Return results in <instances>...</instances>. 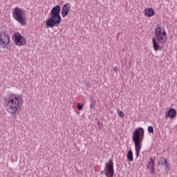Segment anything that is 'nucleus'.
Here are the masks:
<instances>
[{
	"label": "nucleus",
	"instance_id": "nucleus-1",
	"mask_svg": "<svg viewBox=\"0 0 177 177\" xmlns=\"http://www.w3.org/2000/svg\"><path fill=\"white\" fill-rule=\"evenodd\" d=\"M23 104V97L11 94L7 97L4 102V107L11 115H16L20 111V107Z\"/></svg>",
	"mask_w": 177,
	"mask_h": 177
},
{
	"label": "nucleus",
	"instance_id": "nucleus-2",
	"mask_svg": "<svg viewBox=\"0 0 177 177\" xmlns=\"http://www.w3.org/2000/svg\"><path fill=\"white\" fill-rule=\"evenodd\" d=\"M155 37L152 38V45L154 50H161L162 49V45L167 44L168 41V35H167V30L163 27L157 25L154 28Z\"/></svg>",
	"mask_w": 177,
	"mask_h": 177
},
{
	"label": "nucleus",
	"instance_id": "nucleus-3",
	"mask_svg": "<svg viewBox=\"0 0 177 177\" xmlns=\"http://www.w3.org/2000/svg\"><path fill=\"white\" fill-rule=\"evenodd\" d=\"M60 6L57 5L54 6L50 13L49 18L46 21V27L53 28V27H58L62 23V16H60Z\"/></svg>",
	"mask_w": 177,
	"mask_h": 177
},
{
	"label": "nucleus",
	"instance_id": "nucleus-4",
	"mask_svg": "<svg viewBox=\"0 0 177 177\" xmlns=\"http://www.w3.org/2000/svg\"><path fill=\"white\" fill-rule=\"evenodd\" d=\"M144 139L145 129L142 127L136 129L133 132L132 140L134 142L136 158H138L139 155L140 154V150H142V145Z\"/></svg>",
	"mask_w": 177,
	"mask_h": 177
},
{
	"label": "nucleus",
	"instance_id": "nucleus-5",
	"mask_svg": "<svg viewBox=\"0 0 177 177\" xmlns=\"http://www.w3.org/2000/svg\"><path fill=\"white\" fill-rule=\"evenodd\" d=\"M12 17L21 26H26V11L22 8L16 7L12 10Z\"/></svg>",
	"mask_w": 177,
	"mask_h": 177
},
{
	"label": "nucleus",
	"instance_id": "nucleus-6",
	"mask_svg": "<svg viewBox=\"0 0 177 177\" xmlns=\"http://www.w3.org/2000/svg\"><path fill=\"white\" fill-rule=\"evenodd\" d=\"M104 171L106 177H114V162H113V160L109 159V162L106 163Z\"/></svg>",
	"mask_w": 177,
	"mask_h": 177
},
{
	"label": "nucleus",
	"instance_id": "nucleus-7",
	"mask_svg": "<svg viewBox=\"0 0 177 177\" xmlns=\"http://www.w3.org/2000/svg\"><path fill=\"white\" fill-rule=\"evenodd\" d=\"M10 44V37L5 32H0V46L3 48H8Z\"/></svg>",
	"mask_w": 177,
	"mask_h": 177
},
{
	"label": "nucleus",
	"instance_id": "nucleus-8",
	"mask_svg": "<svg viewBox=\"0 0 177 177\" xmlns=\"http://www.w3.org/2000/svg\"><path fill=\"white\" fill-rule=\"evenodd\" d=\"M14 42L17 46H24V45H27V40L19 32L15 33Z\"/></svg>",
	"mask_w": 177,
	"mask_h": 177
},
{
	"label": "nucleus",
	"instance_id": "nucleus-9",
	"mask_svg": "<svg viewBox=\"0 0 177 177\" xmlns=\"http://www.w3.org/2000/svg\"><path fill=\"white\" fill-rule=\"evenodd\" d=\"M70 10H71V4H70V3H65L63 6L61 11V15L62 17H66V16H68L70 13Z\"/></svg>",
	"mask_w": 177,
	"mask_h": 177
},
{
	"label": "nucleus",
	"instance_id": "nucleus-10",
	"mask_svg": "<svg viewBox=\"0 0 177 177\" xmlns=\"http://www.w3.org/2000/svg\"><path fill=\"white\" fill-rule=\"evenodd\" d=\"M147 168L149 169L151 174H156V169L154 168V160L150 158V161L147 165Z\"/></svg>",
	"mask_w": 177,
	"mask_h": 177
},
{
	"label": "nucleus",
	"instance_id": "nucleus-11",
	"mask_svg": "<svg viewBox=\"0 0 177 177\" xmlns=\"http://www.w3.org/2000/svg\"><path fill=\"white\" fill-rule=\"evenodd\" d=\"M154 15V10L153 8H146L145 10V16L146 17H153Z\"/></svg>",
	"mask_w": 177,
	"mask_h": 177
},
{
	"label": "nucleus",
	"instance_id": "nucleus-12",
	"mask_svg": "<svg viewBox=\"0 0 177 177\" xmlns=\"http://www.w3.org/2000/svg\"><path fill=\"white\" fill-rule=\"evenodd\" d=\"M167 115L170 118H175L176 117V111L174 109H169Z\"/></svg>",
	"mask_w": 177,
	"mask_h": 177
},
{
	"label": "nucleus",
	"instance_id": "nucleus-13",
	"mask_svg": "<svg viewBox=\"0 0 177 177\" xmlns=\"http://www.w3.org/2000/svg\"><path fill=\"white\" fill-rule=\"evenodd\" d=\"M127 159L129 161H133V153L132 150H129L127 153Z\"/></svg>",
	"mask_w": 177,
	"mask_h": 177
},
{
	"label": "nucleus",
	"instance_id": "nucleus-14",
	"mask_svg": "<svg viewBox=\"0 0 177 177\" xmlns=\"http://www.w3.org/2000/svg\"><path fill=\"white\" fill-rule=\"evenodd\" d=\"M162 165H165L166 170L168 169V163L167 162V159L164 158L163 161L161 162Z\"/></svg>",
	"mask_w": 177,
	"mask_h": 177
},
{
	"label": "nucleus",
	"instance_id": "nucleus-15",
	"mask_svg": "<svg viewBox=\"0 0 177 177\" xmlns=\"http://www.w3.org/2000/svg\"><path fill=\"white\" fill-rule=\"evenodd\" d=\"M148 132H149V133H154V128H153V126L148 127Z\"/></svg>",
	"mask_w": 177,
	"mask_h": 177
},
{
	"label": "nucleus",
	"instance_id": "nucleus-16",
	"mask_svg": "<svg viewBox=\"0 0 177 177\" xmlns=\"http://www.w3.org/2000/svg\"><path fill=\"white\" fill-rule=\"evenodd\" d=\"M118 115L120 118H124V112L122 111H119Z\"/></svg>",
	"mask_w": 177,
	"mask_h": 177
},
{
	"label": "nucleus",
	"instance_id": "nucleus-17",
	"mask_svg": "<svg viewBox=\"0 0 177 177\" xmlns=\"http://www.w3.org/2000/svg\"><path fill=\"white\" fill-rule=\"evenodd\" d=\"M113 71H114V73H115L117 74L120 71V68H118V67H117V66H114Z\"/></svg>",
	"mask_w": 177,
	"mask_h": 177
},
{
	"label": "nucleus",
	"instance_id": "nucleus-18",
	"mask_svg": "<svg viewBox=\"0 0 177 177\" xmlns=\"http://www.w3.org/2000/svg\"><path fill=\"white\" fill-rule=\"evenodd\" d=\"M82 107H84L82 104H77V110H82Z\"/></svg>",
	"mask_w": 177,
	"mask_h": 177
},
{
	"label": "nucleus",
	"instance_id": "nucleus-19",
	"mask_svg": "<svg viewBox=\"0 0 177 177\" xmlns=\"http://www.w3.org/2000/svg\"><path fill=\"white\" fill-rule=\"evenodd\" d=\"M101 174H103V171H101Z\"/></svg>",
	"mask_w": 177,
	"mask_h": 177
},
{
	"label": "nucleus",
	"instance_id": "nucleus-20",
	"mask_svg": "<svg viewBox=\"0 0 177 177\" xmlns=\"http://www.w3.org/2000/svg\"><path fill=\"white\" fill-rule=\"evenodd\" d=\"M91 109H92V105H91Z\"/></svg>",
	"mask_w": 177,
	"mask_h": 177
}]
</instances>
